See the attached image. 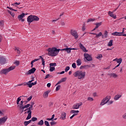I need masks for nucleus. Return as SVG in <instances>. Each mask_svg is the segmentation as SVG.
<instances>
[{
	"mask_svg": "<svg viewBox=\"0 0 126 126\" xmlns=\"http://www.w3.org/2000/svg\"><path fill=\"white\" fill-rule=\"evenodd\" d=\"M48 52L47 55L48 56H51V57H56V56H58L60 51L61 49H58L56 47L54 48H49L47 49Z\"/></svg>",
	"mask_w": 126,
	"mask_h": 126,
	"instance_id": "obj_1",
	"label": "nucleus"
},
{
	"mask_svg": "<svg viewBox=\"0 0 126 126\" xmlns=\"http://www.w3.org/2000/svg\"><path fill=\"white\" fill-rule=\"evenodd\" d=\"M86 75V72L85 71L78 70L74 73V76L75 77H78V79H83L85 78Z\"/></svg>",
	"mask_w": 126,
	"mask_h": 126,
	"instance_id": "obj_2",
	"label": "nucleus"
},
{
	"mask_svg": "<svg viewBox=\"0 0 126 126\" xmlns=\"http://www.w3.org/2000/svg\"><path fill=\"white\" fill-rule=\"evenodd\" d=\"M15 67L16 66L15 65L11 66L9 68H4L0 71V74H4L5 75H6L8 72L10 71H11V70H13V69H15Z\"/></svg>",
	"mask_w": 126,
	"mask_h": 126,
	"instance_id": "obj_3",
	"label": "nucleus"
},
{
	"mask_svg": "<svg viewBox=\"0 0 126 126\" xmlns=\"http://www.w3.org/2000/svg\"><path fill=\"white\" fill-rule=\"evenodd\" d=\"M39 19H40L38 16L31 15L29 16L27 18V21L29 24L30 23H32V22H33V21H39Z\"/></svg>",
	"mask_w": 126,
	"mask_h": 126,
	"instance_id": "obj_4",
	"label": "nucleus"
},
{
	"mask_svg": "<svg viewBox=\"0 0 126 126\" xmlns=\"http://www.w3.org/2000/svg\"><path fill=\"white\" fill-rule=\"evenodd\" d=\"M110 99H111V96H107L105 98H103L100 103V106H103L105 104H107L110 101Z\"/></svg>",
	"mask_w": 126,
	"mask_h": 126,
	"instance_id": "obj_5",
	"label": "nucleus"
},
{
	"mask_svg": "<svg viewBox=\"0 0 126 126\" xmlns=\"http://www.w3.org/2000/svg\"><path fill=\"white\" fill-rule=\"evenodd\" d=\"M70 34L74 37L75 39H77L78 38V34H77V32L74 30H71Z\"/></svg>",
	"mask_w": 126,
	"mask_h": 126,
	"instance_id": "obj_6",
	"label": "nucleus"
},
{
	"mask_svg": "<svg viewBox=\"0 0 126 126\" xmlns=\"http://www.w3.org/2000/svg\"><path fill=\"white\" fill-rule=\"evenodd\" d=\"M6 121H7V117L6 116L0 118V126H2V125H4Z\"/></svg>",
	"mask_w": 126,
	"mask_h": 126,
	"instance_id": "obj_7",
	"label": "nucleus"
},
{
	"mask_svg": "<svg viewBox=\"0 0 126 126\" xmlns=\"http://www.w3.org/2000/svg\"><path fill=\"white\" fill-rule=\"evenodd\" d=\"M84 56L85 59H86L88 62H91V61H92V57H91V55L87 53H84Z\"/></svg>",
	"mask_w": 126,
	"mask_h": 126,
	"instance_id": "obj_8",
	"label": "nucleus"
},
{
	"mask_svg": "<svg viewBox=\"0 0 126 126\" xmlns=\"http://www.w3.org/2000/svg\"><path fill=\"white\" fill-rule=\"evenodd\" d=\"M36 71V68L35 67L32 68L26 73V75H29V74H32Z\"/></svg>",
	"mask_w": 126,
	"mask_h": 126,
	"instance_id": "obj_9",
	"label": "nucleus"
},
{
	"mask_svg": "<svg viewBox=\"0 0 126 126\" xmlns=\"http://www.w3.org/2000/svg\"><path fill=\"white\" fill-rule=\"evenodd\" d=\"M25 114H28V116L26 118L27 120H30V119H31L32 116V111L28 110L27 112H25Z\"/></svg>",
	"mask_w": 126,
	"mask_h": 126,
	"instance_id": "obj_10",
	"label": "nucleus"
},
{
	"mask_svg": "<svg viewBox=\"0 0 126 126\" xmlns=\"http://www.w3.org/2000/svg\"><path fill=\"white\" fill-rule=\"evenodd\" d=\"M6 62V59L3 57H0V64H4Z\"/></svg>",
	"mask_w": 126,
	"mask_h": 126,
	"instance_id": "obj_11",
	"label": "nucleus"
},
{
	"mask_svg": "<svg viewBox=\"0 0 126 126\" xmlns=\"http://www.w3.org/2000/svg\"><path fill=\"white\" fill-rule=\"evenodd\" d=\"M80 106H82V102H81L80 103H76L75 105H74L72 106V109H79V107H80Z\"/></svg>",
	"mask_w": 126,
	"mask_h": 126,
	"instance_id": "obj_12",
	"label": "nucleus"
},
{
	"mask_svg": "<svg viewBox=\"0 0 126 126\" xmlns=\"http://www.w3.org/2000/svg\"><path fill=\"white\" fill-rule=\"evenodd\" d=\"M60 119L63 120H65V119H66V113L64 112H63L62 113Z\"/></svg>",
	"mask_w": 126,
	"mask_h": 126,
	"instance_id": "obj_13",
	"label": "nucleus"
},
{
	"mask_svg": "<svg viewBox=\"0 0 126 126\" xmlns=\"http://www.w3.org/2000/svg\"><path fill=\"white\" fill-rule=\"evenodd\" d=\"M60 51H66L67 54H70L71 53V48H66L63 49H60Z\"/></svg>",
	"mask_w": 126,
	"mask_h": 126,
	"instance_id": "obj_14",
	"label": "nucleus"
},
{
	"mask_svg": "<svg viewBox=\"0 0 126 126\" xmlns=\"http://www.w3.org/2000/svg\"><path fill=\"white\" fill-rule=\"evenodd\" d=\"M22 85H24V86L27 85L28 86V87H29V88H32V85L31 84V83L29 84L28 83H26V84H24V83H22L21 84H19L17 86H15V87H16V86H22Z\"/></svg>",
	"mask_w": 126,
	"mask_h": 126,
	"instance_id": "obj_15",
	"label": "nucleus"
},
{
	"mask_svg": "<svg viewBox=\"0 0 126 126\" xmlns=\"http://www.w3.org/2000/svg\"><path fill=\"white\" fill-rule=\"evenodd\" d=\"M107 75L110 76V77H113V78H117V77L118 76V75L115 73H108L107 74Z\"/></svg>",
	"mask_w": 126,
	"mask_h": 126,
	"instance_id": "obj_16",
	"label": "nucleus"
},
{
	"mask_svg": "<svg viewBox=\"0 0 126 126\" xmlns=\"http://www.w3.org/2000/svg\"><path fill=\"white\" fill-rule=\"evenodd\" d=\"M108 14H109V16H110V17H112L114 19H116V18H117V16L116 15H114V13H113V12L109 11L108 12Z\"/></svg>",
	"mask_w": 126,
	"mask_h": 126,
	"instance_id": "obj_17",
	"label": "nucleus"
},
{
	"mask_svg": "<svg viewBox=\"0 0 126 126\" xmlns=\"http://www.w3.org/2000/svg\"><path fill=\"white\" fill-rule=\"evenodd\" d=\"M50 91L49 90L45 92L43 94V97L44 98H48V96H49V93H50Z\"/></svg>",
	"mask_w": 126,
	"mask_h": 126,
	"instance_id": "obj_18",
	"label": "nucleus"
},
{
	"mask_svg": "<svg viewBox=\"0 0 126 126\" xmlns=\"http://www.w3.org/2000/svg\"><path fill=\"white\" fill-rule=\"evenodd\" d=\"M117 60V63H119V64H121L122 63V62H123V59L122 58H119L118 59H114L113 61H115Z\"/></svg>",
	"mask_w": 126,
	"mask_h": 126,
	"instance_id": "obj_19",
	"label": "nucleus"
},
{
	"mask_svg": "<svg viewBox=\"0 0 126 126\" xmlns=\"http://www.w3.org/2000/svg\"><path fill=\"white\" fill-rule=\"evenodd\" d=\"M25 14H25V13H22V14L19 15L18 16V18L19 20H21V19H23L24 16H25Z\"/></svg>",
	"mask_w": 126,
	"mask_h": 126,
	"instance_id": "obj_20",
	"label": "nucleus"
},
{
	"mask_svg": "<svg viewBox=\"0 0 126 126\" xmlns=\"http://www.w3.org/2000/svg\"><path fill=\"white\" fill-rule=\"evenodd\" d=\"M88 67H90V65H81L80 67V69H82L83 68H88Z\"/></svg>",
	"mask_w": 126,
	"mask_h": 126,
	"instance_id": "obj_21",
	"label": "nucleus"
},
{
	"mask_svg": "<svg viewBox=\"0 0 126 126\" xmlns=\"http://www.w3.org/2000/svg\"><path fill=\"white\" fill-rule=\"evenodd\" d=\"M94 25L96 26V28L98 29L99 28V27H100V26H101V25H102V22H100L99 23H96L95 24H94Z\"/></svg>",
	"mask_w": 126,
	"mask_h": 126,
	"instance_id": "obj_22",
	"label": "nucleus"
},
{
	"mask_svg": "<svg viewBox=\"0 0 126 126\" xmlns=\"http://www.w3.org/2000/svg\"><path fill=\"white\" fill-rule=\"evenodd\" d=\"M122 97V95L120 94H118L115 95V96L114 97V100H119V99H120V98H121Z\"/></svg>",
	"mask_w": 126,
	"mask_h": 126,
	"instance_id": "obj_23",
	"label": "nucleus"
},
{
	"mask_svg": "<svg viewBox=\"0 0 126 126\" xmlns=\"http://www.w3.org/2000/svg\"><path fill=\"white\" fill-rule=\"evenodd\" d=\"M32 122L31 120H29V121H25L24 123V125L25 126H27Z\"/></svg>",
	"mask_w": 126,
	"mask_h": 126,
	"instance_id": "obj_24",
	"label": "nucleus"
},
{
	"mask_svg": "<svg viewBox=\"0 0 126 126\" xmlns=\"http://www.w3.org/2000/svg\"><path fill=\"white\" fill-rule=\"evenodd\" d=\"M38 126H42L44 125V121L43 120H40L39 122L37 123Z\"/></svg>",
	"mask_w": 126,
	"mask_h": 126,
	"instance_id": "obj_25",
	"label": "nucleus"
},
{
	"mask_svg": "<svg viewBox=\"0 0 126 126\" xmlns=\"http://www.w3.org/2000/svg\"><path fill=\"white\" fill-rule=\"evenodd\" d=\"M18 107H19L20 110H22V111L21 112V114H22V113H23V112H24V109H25V107H24V105H23V106L18 105Z\"/></svg>",
	"mask_w": 126,
	"mask_h": 126,
	"instance_id": "obj_26",
	"label": "nucleus"
},
{
	"mask_svg": "<svg viewBox=\"0 0 126 126\" xmlns=\"http://www.w3.org/2000/svg\"><path fill=\"white\" fill-rule=\"evenodd\" d=\"M39 58L41 59L42 65L43 66H45V60L44 59V58H43V57H42V56H39Z\"/></svg>",
	"mask_w": 126,
	"mask_h": 126,
	"instance_id": "obj_27",
	"label": "nucleus"
},
{
	"mask_svg": "<svg viewBox=\"0 0 126 126\" xmlns=\"http://www.w3.org/2000/svg\"><path fill=\"white\" fill-rule=\"evenodd\" d=\"M77 65H81V60L80 59H78L76 61Z\"/></svg>",
	"mask_w": 126,
	"mask_h": 126,
	"instance_id": "obj_28",
	"label": "nucleus"
},
{
	"mask_svg": "<svg viewBox=\"0 0 126 126\" xmlns=\"http://www.w3.org/2000/svg\"><path fill=\"white\" fill-rule=\"evenodd\" d=\"M24 97V96L23 95V96H20V97H19L18 98H17V105H19V102H20V101H21V97Z\"/></svg>",
	"mask_w": 126,
	"mask_h": 126,
	"instance_id": "obj_29",
	"label": "nucleus"
},
{
	"mask_svg": "<svg viewBox=\"0 0 126 126\" xmlns=\"http://www.w3.org/2000/svg\"><path fill=\"white\" fill-rule=\"evenodd\" d=\"M108 47H112L113 46V40H110L108 44Z\"/></svg>",
	"mask_w": 126,
	"mask_h": 126,
	"instance_id": "obj_30",
	"label": "nucleus"
},
{
	"mask_svg": "<svg viewBox=\"0 0 126 126\" xmlns=\"http://www.w3.org/2000/svg\"><path fill=\"white\" fill-rule=\"evenodd\" d=\"M79 112V111L78 110H71L70 113L71 114H77Z\"/></svg>",
	"mask_w": 126,
	"mask_h": 126,
	"instance_id": "obj_31",
	"label": "nucleus"
},
{
	"mask_svg": "<svg viewBox=\"0 0 126 126\" xmlns=\"http://www.w3.org/2000/svg\"><path fill=\"white\" fill-rule=\"evenodd\" d=\"M7 12H8V13H9L10 14V15H11V16H12L13 17H14V16L15 15L14 14V13H13L12 12H11V11L8 10Z\"/></svg>",
	"mask_w": 126,
	"mask_h": 126,
	"instance_id": "obj_32",
	"label": "nucleus"
},
{
	"mask_svg": "<svg viewBox=\"0 0 126 126\" xmlns=\"http://www.w3.org/2000/svg\"><path fill=\"white\" fill-rule=\"evenodd\" d=\"M49 67H50L49 70L51 72H52V71H54V70H55V69H56V68L55 67H52V66H50Z\"/></svg>",
	"mask_w": 126,
	"mask_h": 126,
	"instance_id": "obj_33",
	"label": "nucleus"
},
{
	"mask_svg": "<svg viewBox=\"0 0 126 126\" xmlns=\"http://www.w3.org/2000/svg\"><path fill=\"white\" fill-rule=\"evenodd\" d=\"M93 21H95V19H89L87 20V23L89 22H93Z\"/></svg>",
	"mask_w": 126,
	"mask_h": 126,
	"instance_id": "obj_34",
	"label": "nucleus"
},
{
	"mask_svg": "<svg viewBox=\"0 0 126 126\" xmlns=\"http://www.w3.org/2000/svg\"><path fill=\"white\" fill-rule=\"evenodd\" d=\"M38 120V119L36 117H32V118L31 121H32V122H36V121H37Z\"/></svg>",
	"mask_w": 126,
	"mask_h": 126,
	"instance_id": "obj_35",
	"label": "nucleus"
},
{
	"mask_svg": "<svg viewBox=\"0 0 126 126\" xmlns=\"http://www.w3.org/2000/svg\"><path fill=\"white\" fill-rule=\"evenodd\" d=\"M87 100L90 101V102H92V101H94V99L91 97H88Z\"/></svg>",
	"mask_w": 126,
	"mask_h": 126,
	"instance_id": "obj_36",
	"label": "nucleus"
},
{
	"mask_svg": "<svg viewBox=\"0 0 126 126\" xmlns=\"http://www.w3.org/2000/svg\"><path fill=\"white\" fill-rule=\"evenodd\" d=\"M104 35L105 38H107V37H108V31H105Z\"/></svg>",
	"mask_w": 126,
	"mask_h": 126,
	"instance_id": "obj_37",
	"label": "nucleus"
},
{
	"mask_svg": "<svg viewBox=\"0 0 126 126\" xmlns=\"http://www.w3.org/2000/svg\"><path fill=\"white\" fill-rule=\"evenodd\" d=\"M50 66H57V63H50Z\"/></svg>",
	"mask_w": 126,
	"mask_h": 126,
	"instance_id": "obj_38",
	"label": "nucleus"
},
{
	"mask_svg": "<svg viewBox=\"0 0 126 126\" xmlns=\"http://www.w3.org/2000/svg\"><path fill=\"white\" fill-rule=\"evenodd\" d=\"M44 125L46 126H50V124L49 123V122L47 121H44Z\"/></svg>",
	"mask_w": 126,
	"mask_h": 126,
	"instance_id": "obj_39",
	"label": "nucleus"
},
{
	"mask_svg": "<svg viewBox=\"0 0 126 126\" xmlns=\"http://www.w3.org/2000/svg\"><path fill=\"white\" fill-rule=\"evenodd\" d=\"M26 111H32V108H31L30 107H29V108L28 107L27 109H26L24 110V112H26Z\"/></svg>",
	"mask_w": 126,
	"mask_h": 126,
	"instance_id": "obj_40",
	"label": "nucleus"
},
{
	"mask_svg": "<svg viewBox=\"0 0 126 126\" xmlns=\"http://www.w3.org/2000/svg\"><path fill=\"white\" fill-rule=\"evenodd\" d=\"M32 80L29 81L27 83H29V84L32 83V82H33V81H34V76L32 77Z\"/></svg>",
	"mask_w": 126,
	"mask_h": 126,
	"instance_id": "obj_41",
	"label": "nucleus"
},
{
	"mask_svg": "<svg viewBox=\"0 0 126 126\" xmlns=\"http://www.w3.org/2000/svg\"><path fill=\"white\" fill-rule=\"evenodd\" d=\"M70 69V67L69 66H66L65 69V72H67L68 70Z\"/></svg>",
	"mask_w": 126,
	"mask_h": 126,
	"instance_id": "obj_42",
	"label": "nucleus"
},
{
	"mask_svg": "<svg viewBox=\"0 0 126 126\" xmlns=\"http://www.w3.org/2000/svg\"><path fill=\"white\" fill-rule=\"evenodd\" d=\"M103 58V56L101 54H98V56L96 57V59H98V60H100V59H102Z\"/></svg>",
	"mask_w": 126,
	"mask_h": 126,
	"instance_id": "obj_43",
	"label": "nucleus"
},
{
	"mask_svg": "<svg viewBox=\"0 0 126 126\" xmlns=\"http://www.w3.org/2000/svg\"><path fill=\"white\" fill-rule=\"evenodd\" d=\"M14 64H16L17 66L19 65L20 62L19 61H16L14 63Z\"/></svg>",
	"mask_w": 126,
	"mask_h": 126,
	"instance_id": "obj_44",
	"label": "nucleus"
},
{
	"mask_svg": "<svg viewBox=\"0 0 126 126\" xmlns=\"http://www.w3.org/2000/svg\"><path fill=\"white\" fill-rule=\"evenodd\" d=\"M96 38H98V37H100V36H102V32H100L98 34H96Z\"/></svg>",
	"mask_w": 126,
	"mask_h": 126,
	"instance_id": "obj_45",
	"label": "nucleus"
},
{
	"mask_svg": "<svg viewBox=\"0 0 126 126\" xmlns=\"http://www.w3.org/2000/svg\"><path fill=\"white\" fill-rule=\"evenodd\" d=\"M24 107H25V109H28V108H29V107H30V104H28L27 105H24Z\"/></svg>",
	"mask_w": 126,
	"mask_h": 126,
	"instance_id": "obj_46",
	"label": "nucleus"
},
{
	"mask_svg": "<svg viewBox=\"0 0 126 126\" xmlns=\"http://www.w3.org/2000/svg\"><path fill=\"white\" fill-rule=\"evenodd\" d=\"M61 82H64L65 81H66V77L61 79Z\"/></svg>",
	"mask_w": 126,
	"mask_h": 126,
	"instance_id": "obj_47",
	"label": "nucleus"
},
{
	"mask_svg": "<svg viewBox=\"0 0 126 126\" xmlns=\"http://www.w3.org/2000/svg\"><path fill=\"white\" fill-rule=\"evenodd\" d=\"M51 126H54V125H57V122L53 121L50 123Z\"/></svg>",
	"mask_w": 126,
	"mask_h": 126,
	"instance_id": "obj_48",
	"label": "nucleus"
},
{
	"mask_svg": "<svg viewBox=\"0 0 126 126\" xmlns=\"http://www.w3.org/2000/svg\"><path fill=\"white\" fill-rule=\"evenodd\" d=\"M81 50H82V51H83L84 53H87V52H88V51L86 50V48H85V47H84L83 48H82Z\"/></svg>",
	"mask_w": 126,
	"mask_h": 126,
	"instance_id": "obj_49",
	"label": "nucleus"
},
{
	"mask_svg": "<svg viewBox=\"0 0 126 126\" xmlns=\"http://www.w3.org/2000/svg\"><path fill=\"white\" fill-rule=\"evenodd\" d=\"M60 89H61V85H58L56 87V91H59V90H60Z\"/></svg>",
	"mask_w": 126,
	"mask_h": 126,
	"instance_id": "obj_50",
	"label": "nucleus"
},
{
	"mask_svg": "<svg viewBox=\"0 0 126 126\" xmlns=\"http://www.w3.org/2000/svg\"><path fill=\"white\" fill-rule=\"evenodd\" d=\"M72 67H73V68H76V64L75 63H73L72 64Z\"/></svg>",
	"mask_w": 126,
	"mask_h": 126,
	"instance_id": "obj_51",
	"label": "nucleus"
},
{
	"mask_svg": "<svg viewBox=\"0 0 126 126\" xmlns=\"http://www.w3.org/2000/svg\"><path fill=\"white\" fill-rule=\"evenodd\" d=\"M79 47H80V49H82L84 47V46H83V44H82L81 43H80Z\"/></svg>",
	"mask_w": 126,
	"mask_h": 126,
	"instance_id": "obj_52",
	"label": "nucleus"
},
{
	"mask_svg": "<svg viewBox=\"0 0 126 126\" xmlns=\"http://www.w3.org/2000/svg\"><path fill=\"white\" fill-rule=\"evenodd\" d=\"M20 2H15V3H14L13 4H12V5H15V4H16L17 5H19V4H20Z\"/></svg>",
	"mask_w": 126,
	"mask_h": 126,
	"instance_id": "obj_53",
	"label": "nucleus"
},
{
	"mask_svg": "<svg viewBox=\"0 0 126 126\" xmlns=\"http://www.w3.org/2000/svg\"><path fill=\"white\" fill-rule=\"evenodd\" d=\"M77 115V114H74L72 116H71L70 117V120H72L74 117H75V116H76Z\"/></svg>",
	"mask_w": 126,
	"mask_h": 126,
	"instance_id": "obj_54",
	"label": "nucleus"
},
{
	"mask_svg": "<svg viewBox=\"0 0 126 126\" xmlns=\"http://www.w3.org/2000/svg\"><path fill=\"white\" fill-rule=\"evenodd\" d=\"M31 84L32 85V86L34 85H36V84H37V81H35L34 83L32 82L31 83Z\"/></svg>",
	"mask_w": 126,
	"mask_h": 126,
	"instance_id": "obj_55",
	"label": "nucleus"
},
{
	"mask_svg": "<svg viewBox=\"0 0 126 126\" xmlns=\"http://www.w3.org/2000/svg\"><path fill=\"white\" fill-rule=\"evenodd\" d=\"M122 118L124 119V120H126V113H125L123 116Z\"/></svg>",
	"mask_w": 126,
	"mask_h": 126,
	"instance_id": "obj_56",
	"label": "nucleus"
},
{
	"mask_svg": "<svg viewBox=\"0 0 126 126\" xmlns=\"http://www.w3.org/2000/svg\"><path fill=\"white\" fill-rule=\"evenodd\" d=\"M24 103V101L23 100L21 101L20 103V105L19 106H24L23 105V103Z\"/></svg>",
	"mask_w": 126,
	"mask_h": 126,
	"instance_id": "obj_57",
	"label": "nucleus"
},
{
	"mask_svg": "<svg viewBox=\"0 0 126 126\" xmlns=\"http://www.w3.org/2000/svg\"><path fill=\"white\" fill-rule=\"evenodd\" d=\"M15 51H17V54H20V50L17 48L15 49Z\"/></svg>",
	"mask_w": 126,
	"mask_h": 126,
	"instance_id": "obj_58",
	"label": "nucleus"
},
{
	"mask_svg": "<svg viewBox=\"0 0 126 126\" xmlns=\"http://www.w3.org/2000/svg\"><path fill=\"white\" fill-rule=\"evenodd\" d=\"M32 99V96H30L29 98H27V100L28 102H29V101H31Z\"/></svg>",
	"mask_w": 126,
	"mask_h": 126,
	"instance_id": "obj_59",
	"label": "nucleus"
},
{
	"mask_svg": "<svg viewBox=\"0 0 126 126\" xmlns=\"http://www.w3.org/2000/svg\"><path fill=\"white\" fill-rule=\"evenodd\" d=\"M126 30V28H124L123 29V30H122V32H120V34H124V33H125V30Z\"/></svg>",
	"mask_w": 126,
	"mask_h": 126,
	"instance_id": "obj_60",
	"label": "nucleus"
},
{
	"mask_svg": "<svg viewBox=\"0 0 126 126\" xmlns=\"http://www.w3.org/2000/svg\"><path fill=\"white\" fill-rule=\"evenodd\" d=\"M107 103H108V105H111L112 103H114V101H108Z\"/></svg>",
	"mask_w": 126,
	"mask_h": 126,
	"instance_id": "obj_61",
	"label": "nucleus"
},
{
	"mask_svg": "<svg viewBox=\"0 0 126 126\" xmlns=\"http://www.w3.org/2000/svg\"><path fill=\"white\" fill-rule=\"evenodd\" d=\"M51 84L50 83H49L47 84V87H48V88H50L51 87Z\"/></svg>",
	"mask_w": 126,
	"mask_h": 126,
	"instance_id": "obj_62",
	"label": "nucleus"
},
{
	"mask_svg": "<svg viewBox=\"0 0 126 126\" xmlns=\"http://www.w3.org/2000/svg\"><path fill=\"white\" fill-rule=\"evenodd\" d=\"M61 25L62 26H64V25H65V23H64V22H61Z\"/></svg>",
	"mask_w": 126,
	"mask_h": 126,
	"instance_id": "obj_63",
	"label": "nucleus"
},
{
	"mask_svg": "<svg viewBox=\"0 0 126 126\" xmlns=\"http://www.w3.org/2000/svg\"><path fill=\"white\" fill-rule=\"evenodd\" d=\"M0 26H3V22L2 21H0Z\"/></svg>",
	"mask_w": 126,
	"mask_h": 126,
	"instance_id": "obj_64",
	"label": "nucleus"
}]
</instances>
